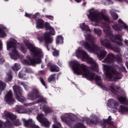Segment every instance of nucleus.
Segmentation results:
<instances>
[{
    "label": "nucleus",
    "instance_id": "obj_33",
    "mask_svg": "<svg viewBox=\"0 0 128 128\" xmlns=\"http://www.w3.org/2000/svg\"><path fill=\"white\" fill-rule=\"evenodd\" d=\"M72 128H86V126L83 125L82 123H78Z\"/></svg>",
    "mask_w": 128,
    "mask_h": 128
},
{
    "label": "nucleus",
    "instance_id": "obj_15",
    "mask_svg": "<svg viewBox=\"0 0 128 128\" xmlns=\"http://www.w3.org/2000/svg\"><path fill=\"white\" fill-rule=\"evenodd\" d=\"M36 119L46 128H50V123L46 120V117H44V115L42 114H38L36 117Z\"/></svg>",
    "mask_w": 128,
    "mask_h": 128
},
{
    "label": "nucleus",
    "instance_id": "obj_46",
    "mask_svg": "<svg viewBox=\"0 0 128 128\" xmlns=\"http://www.w3.org/2000/svg\"><path fill=\"white\" fill-rule=\"evenodd\" d=\"M32 16V14H28L26 12L25 16H26V18H30Z\"/></svg>",
    "mask_w": 128,
    "mask_h": 128
},
{
    "label": "nucleus",
    "instance_id": "obj_3",
    "mask_svg": "<svg viewBox=\"0 0 128 128\" xmlns=\"http://www.w3.org/2000/svg\"><path fill=\"white\" fill-rule=\"evenodd\" d=\"M24 44L26 46L27 48L31 52V56H32L34 60L30 58V56H26L28 60H22L24 64H28L29 66H34V64H40L42 60L40 58H44V53L40 48L34 46L30 44L27 40L24 41Z\"/></svg>",
    "mask_w": 128,
    "mask_h": 128
},
{
    "label": "nucleus",
    "instance_id": "obj_5",
    "mask_svg": "<svg viewBox=\"0 0 128 128\" xmlns=\"http://www.w3.org/2000/svg\"><path fill=\"white\" fill-rule=\"evenodd\" d=\"M75 56L76 58H81L82 62H86L88 64H90L92 70L98 71V66L96 60H94L93 58L88 56L86 52L82 50V48H78L76 50Z\"/></svg>",
    "mask_w": 128,
    "mask_h": 128
},
{
    "label": "nucleus",
    "instance_id": "obj_26",
    "mask_svg": "<svg viewBox=\"0 0 128 128\" xmlns=\"http://www.w3.org/2000/svg\"><path fill=\"white\" fill-rule=\"evenodd\" d=\"M80 28L82 30H86V32H90V30L88 26L85 25L84 23H82L80 24Z\"/></svg>",
    "mask_w": 128,
    "mask_h": 128
},
{
    "label": "nucleus",
    "instance_id": "obj_49",
    "mask_svg": "<svg viewBox=\"0 0 128 128\" xmlns=\"http://www.w3.org/2000/svg\"><path fill=\"white\" fill-rule=\"evenodd\" d=\"M12 75L10 74V75L9 76V80H8V82H10V81L12 80Z\"/></svg>",
    "mask_w": 128,
    "mask_h": 128
},
{
    "label": "nucleus",
    "instance_id": "obj_37",
    "mask_svg": "<svg viewBox=\"0 0 128 128\" xmlns=\"http://www.w3.org/2000/svg\"><path fill=\"white\" fill-rule=\"evenodd\" d=\"M20 84H22V86H23L24 87V88L26 90H28V88H30V87L28 86V84H26L24 82H20Z\"/></svg>",
    "mask_w": 128,
    "mask_h": 128
},
{
    "label": "nucleus",
    "instance_id": "obj_1",
    "mask_svg": "<svg viewBox=\"0 0 128 128\" xmlns=\"http://www.w3.org/2000/svg\"><path fill=\"white\" fill-rule=\"evenodd\" d=\"M69 65L71 66L74 74H82L83 78H85L88 80H95L96 84L100 86L104 90H110L113 94H116V90H118V87L114 86V84H109L107 86L102 84L100 77L98 76H96L94 72H90L88 66L84 64H80L76 60L70 61L69 62Z\"/></svg>",
    "mask_w": 128,
    "mask_h": 128
},
{
    "label": "nucleus",
    "instance_id": "obj_58",
    "mask_svg": "<svg viewBox=\"0 0 128 128\" xmlns=\"http://www.w3.org/2000/svg\"><path fill=\"white\" fill-rule=\"evenodd\" d=\"M96 26H98V24H96Z\"/></svg>",
    "mask_w": 128,
    "mask_h": 128
},
{
    "label": "nucleus",
    "instance_id": "obj_31",
    "mask_svg": "<svg viewBox=\"0 0 128 128\" xmlns=\"http://www.w3.org/2000/svg\"><path fill=\"white\" fill-rule=\"evenodd\" d=\"M56 80V74L50 75L48 78V82H55Z\"/></svg>",
    "mask_w": 128,
    "mask_h": 128
},
{
    "label": "nucleus",
    "instance_id": "obj_8",
    "mask_svg": "<svg viewBox=\"0 0 128 128\" xmlns=\"http://www.w3.org/2000/svg\"><path fill=\"white\" fill-rule=\"evenodd\" d=\"M107 106L110 108L115 110L114 111H112V112H116L117 110L120 114H124V112H128V108L122 105H120L117 101H116L114 99H111L108 100Z\"/></svg>",
    "mask_w": 128,
    "mask_h": 128
},
{
    "label": "nucleus",
    "instance_id": "obj_10",
    "mask_svg": "<svg viewBox=\"0 0 128 128\" xmlns=\"http://www.w3.org/2000/svg\"><path fill=\"white\" fill-rule=\"evenodd\" d=\"M18 46H20V44H18L16 40L14 39L7 43V49L8 50H12V52L10 54L11 58L16 60L18 56V52L16 50V48Z\"/></svg>",
    "mask_w": 128,
    "mask_h": 128
},
{
    "label": "nucleus",
    "instance_id": "obj_57",
    "mask_svg": "<svg viewBox=\"0 0 128 128\" xmlns=\"http://www.w3.org/2000/svg\"><path fill=\"white\" fill-rule=\"evenodd\" d=\"M5 0V1H6V2L7 0Z\"/></svg>",
    "mask_w": 128,
    "mask_h": 128
},
{
    "label": "nucleus",
    "instance_id": "obj_22",
    "mask_svg": "<svg viewBox=\"0 0 128 128\" xmlns=\"http://www.w3.org/2000/svg\"><path fill=\"white\" fill-rule=\"evenodd\" d=\"M8 32V30L3 26H0V37L4 38L6 36V32Z\"/></svg>",
    "mask_w": 128,
    "mask_h": 128
},
{
    "label": "nucleus",
    "instance_id": "obj_29",
    "mask_svg": "<svg viewBox=\"0 0 128 128\" xmlns=\"http://www.w3.org/2000/svg\"><path fill=\"white\" fill-rule=\"evenodd\" d=\"M110 13L114 20H118V16L117 15L116 13H114V10H110Z\"/></svg>",
    "mask_w": 128,
    "mask_h": 128
},
{
    "label": "nucleus",
    "instance_id": "obj_6",
    "mask_svg": "<svg viewBox=\"0 0 128 128\" xmlns=\"http://www.w3.org/2000/svg\"><path fill=\"white\" fill-rule=\"evenodd\" d=\"M86 16L92 22H95L97 24L100 22V20H105L108 22L110 23L108 16L104 15L102 12H100L98 10L92 8L87 12Z\"/></svg>",
    "mask_w": 128,
    "mask_h": 128
},
{
    "label": "nucleus",
    "instance_id": "obj_40",
    "mask_svg": "<svg viewBox=\"0 0 128 128\" xmlns=\"http://www.w3.org/2000/svg\"><path fill=\"white\" fill-rule=\"evenodd\" d=\"M36 104V102H32L31 103H28L26 104H24V106H34V104Z\"/></svg>",
    "mask_w": 128,
    "mask_h": 128
},
{
    "label": "nucleus",
    "instance_id": "obj_32",
    "mask_svg": "<svg viewBox=\"0 0 128 128\" xmlns=\"http://www.w3.org/2000/svg\"><path fill=\"white\" fill-rule=\"evenodd\" d=\"M6 84L2 82V81L0 80V90H4L6 88Z\"/></svg>",
    "mask_w": 128,
    "mask_h": 128
},
{
    "label": "nucleus",
    "instance_id": "obj_24",
    "mask_svg": "<svg viewBox=\"0 0 128 128\" xmlns=\"http://www.w3.org/2000/svg\"><path fill=\"white\" fill-rule=\"evenodd\" d=\"M40 108L42 110L45 114H48L50 112H52V109L48 108V107L46 106H44L42 104L40 106Z\"/></svg>",
    "mask_w": 128,
    "mask_h": 128
},
{
    "label": "nucleus",
    "instance_id": "obj_19",
    "mask_svg": "<svg viewBox=\"0 0 128 128\" xmlns=\"http://www.w3.org/2000/svg\"><path fill=\"white\" fill-rule=\"evenodd\" d=\"M112 116H109L108 120H104V124L102 125L104 128H107L109 126H111L113 128H116V124L112 122Z\"/></svg>",
    "mask_w": 128,
    "mask_h": 128
},
{
    "label": "nucleus",
    "instance_id": "obj_16",
    "mask_svg": "<svg viewBox=\"0 0 128 128\" xmlns=\"http://www.w3.org/2000/svg\"><path fill=\"white\" fill-rule=\"evenodd\" d=\"M70 116H72V114H66L62 115L60 118L62 122L70 126V124H72L73 122H74V119H72Z\"/></svg>",
    "mask_w": 128,
    "mask_h": 128
},
{
    "label": "nucleus",
    "instance_id": "obj_52",
    "mask_svg": "<svg viewBox=\"0 0 128 128\" xmlns=\"http://www.w3.org/2000/svg\"><path fill=\"white\" fill-rule=\"evenodd\" d=\"M75 2H76L78 4L82 2V0H74Z\"/></svg>",
    "mask_w": 128,
    "mask_h": 128
},
{
    "label": "nucleus",
    "instance_id": "obj_14",
    "mask_svg": "<svg viewBox=\"0 0 128 128\" xmlns=\"http://www.w3.org/2000/svg\"><path fill=\"white\" fill-rule=\"evenodd\" d=\"M100 42L101 46H103L106 48L112 50L115 52H120V48H114L108 40H101Z\"/></svg>",
    "mask_w": 128,
    "mask_h": 128
},
{
    "label": "nucleus",
    "instance_id": "obj_36",
    "mask_svg": "<svg viewBox=\"0 0 128 128\" xmlns=\"http://www.w3.org/2000/svg\"><path fill=\"white\" fill-rule=\"evenodd\" d=\"M102 2L108 6V4H112V2L110 0H102Z\"/></svg>",
    "mask_w": 128,
    "mask_h": 128
},
{
    "label": "nucleus",
    "instance_id": "obj_7",
    "mask_svg": "<svg viewBox=\"0 0 128 128\" xmlns=\"http://www.w3.org/2000/svg\"><path fill=\"white\" fill-rule=\"evenodd\" d=\"M105 76H106V80H120L121 77H118V76H120V73L116 72L112 67L102 64Z\"/></svg>",
    "mask_w": 128,
    "mask_h": 128
},
{
    "label": "nucleus",
    "instance_id": "obj_34",
    "mask_svg": "<svg viewBox=\"0 0 128 128\" xmlns=\"http://www.w3.org/2000/svg\"><path fill=\"white\" fill-rule=\"evenodd\" d=\"M13 70H19L20 68V64L16 63L13 67H12Z\"/></svg>",
    "mask_w": 128,
    "mask_h": 128
},
{
    "label": "nucleus",
    "instance_id": "obj_53",
    "mask_svg": "<svg viewBox=\"0 0 128 128\" xmlns=\"http://www.w3.org/2000/svg\"><path fill=\"white\" fill-rule=\"evenodd\" d=\"M86 2H84L82 4L83 6H86Z\"/></svg>",
    "mask_w": 128,
    "mask_h": 128
},
{
    "label": "nucleus",
    "instance_id": "obj_44",
    "mask_svg": "<svg viewBox=\"0 0 128 128\" xmlns=\"http://www.w3.org/2000/svg\"><path fill=\"white\" fill-rule=\"evenodd\" d=\"M116 60H117V62H122V56H116Z\"/></svg>",
    "mask_w": 128,
    "mask_h": 128
},
{
    "label": "nucleus",
    "instance_id": "obj_39",
    "mask_svg": "<svg viewBox=\"0 0 128 128\" xmlns=\"http://www.w3.org/2000/svg\"><path fill=\"white\" fill-rule=\"evenodd\" d=\"M94 32L98 36H100L102 34V30L100 29L94 28Z\"/></svg>",
    "mask_w": 128,
    "mask_h": 128
},
{
    "label": "nucleus",
    "instance_id": "obj_18",
    "mask_svg": "<svg viewBox=\"0 0 128 128\" xmlns=\"http://www.w3.org/2000/svg\"><path fill=\"white\" fill-rule=\"evenodd\" d=\"M16 112L18 114H30L32 112V109H26L24 107L19 106H16Z\"/></svg>",
    "mask_w": 128,
    "mask_h": 128
},
{
    "label": "nucleus",
    "instance_id": "obj_35",
    "mask_svg": "<svg viewBox=\"0 0 128 128\" xmlns=\"http://www.w3.org/2000/svg\"><path fill=\"white\" fill-rule=\"evenodd\" d=\"M52 50H54L52 52V55L54 56H58V55L60 54V52L58 50H56V49L52 48Z\"/></svg>",
    "mask_w": 128,
    "mask_h": 128
},
{
    "label": "nucleus",
    "instance_id": "obj_41",
    "mask_svg": "<svg viewBox=\"0 0 128 128\" xmlns=\"http://www.w3.org/2000/svg\"><path fill=\"white\" fill-rule=\"evenodd\" d=\"M40 80L42 84L45 86L46 88V82H44V79L42 78H40Z\"/></svg>",
    "mask_w": 128,
    "mask_h": 128
},
{
    "label": "nucleus",
    "instance_id": "obj_11",
    "mask_svg": "<svg viewBox=\"0 0 128 128\" xmlns=\"http://www.w3.org/2000/svg\"><path fill=\"white\" fill-rule=\"evenodd\" d=\"M45 28L46 30L50 31L49 33L46 32L44 34V40L46 44H52L53 42L52 37L50 36V34L52 36H54L56 34V31L54 28L50 26V23L46 22L45 24Z\"/></svg>",
    "mask_w": 128,
    "mask_h": 128
},
{
    "label": "nucleus",
    "instance_id": "obj_23",
    "mask_svg": "<svg viewBox=\"0 0 128 128\" xmlns=\"http://www.w3.org/2000/svg\"><path fill=\"white\" fill-rule=\"evenodd\" d=\"M114 54H108L106 58L102 61L103 62H114Z\"/></svg>",
    "mask_w": 128,
    "mask_h": 128
},
{
    "label": "nucleus",
    "instance_id": "obj_12",
    "mask_svg": "<svg viewBox=\"0 0 128 128\" xmlns=\"http://www.w3.org/2000/svg\"><path fill=\"white\" fill-rule=\"evenodd\" d=\"M38 98L39 100H38V102H44V104L46 103V99L44 98L42 96H38V90H34L33 92H30L27 95L28 100H32V102H34V100H36Z\"/></svg>",
    "mask_w": 128,
    "mask_h": 128
},
{
    "label": "nucleus",
    "instance_id": "obj_43",
    "mask_svg": "<svg viewBox=\"0 0 128 128\" xmlns=\"http://www.w3.org/2000/svg\"><path fill=\"white\" fill-rule=\"evenodd\" d=\"M46 18H49V20H54V16H46Z\"/></svg>",
    "mask_w": 128,
    "mask_h": 128
},
{
    "label": "nucleus",
    "instance_id": "obj_9",
    "mask_svg": "<svg viewBox=\"0 0 128 128\" xmlns=\"http://www.w3.org/2000/svg\"><path fill=\"white\" fill-rule=\"evenodd\" d=\"M104 32L110 38L112 42H116L118 46H122V36L120 35H116L114 36L112 32H110V26L104 25Z\"/></svg>",
    "mask_w": 128,
    "mask_h": 128
},
{
    "label": "nucleus",
    "instance_id": "obj_27",
    "mask_svg": "<svg viewBox=\"0 0 128 128\" xmlns=\"http://www.w3.org/2000/svg\"><path fill=\"white\" fill-rule=\"evenodd\" d=\"M50 72H60V68L57 66H56V65H52L50 68Z\"/></svg>",
    "mask_w": 128,
    "mask_h": 128
},
{
    "label": "nucleus",
    "instance_id": "obj_56",
    "mask_svg": "<svg viewBox=\"0 0 128 128\" xmlns=\"http://www.w3.org/2000/svg\"><path fill=\"white\" fill-rule=\"evenodd\" d=\"M42 68H44V66H42Z\"/></svg>",
    "mask_w": 128,
    "mask_h": 128
},
{
    "label": "nucleus",
    "instance_id": "obj_13",
    "mask_svg": "<svg viewBox=\"0 0 128 128\" xmlns=\"http://www.w3.org/2000/svg\"><path fill=\"white\" fill-rule=\"evenodd\" d=\"M13 90L15 92V96L18 102L22 103L26 102V98L22 96V88L15 86H13Z\"/></svg>",
    "mask_w": 128,
    "mask_h": 128
},
{
    "label": "nucleus",
    "instance_id": "obj_42",
    "mask_svg": "<svg viewBox=\"0 0 128 128\" xmlns=\"http://www.w3.org/2000/svg\"><path fill=\"white\" fill-rule=\"evenodd\" d=\"M20 50H21V52H22L24 54L26 52V49L24 47H20Z\"/></svg>",
    "mask_w": 128,
    "mask_h": 128
},
{
    "label": "nucleus",
    "instance_id": "obj_47",
    "mask_svg": "<svg viewBox=\"0 0 128 128\" xmlns=\"http://www.w3.org/2000/svg\"><path fill=\"white\" fill-rule=\"evenodd\" d=\"M38 40H39V42H42V40H44V39H42V38L40 37V36L38 37Z\"/></svg>",
    "mask_w": 128,
    "mask_h": 128
},
{
    "label": "nucleus",
    "instance_id": "obj_54",
    "mask_svg": "<svg viewBox=\"0 0 128 128\" xmlns=\"http://www.w3.org/2000/svg\"><path fill=\"white\" fill-rule=\"evenodd\" d=\"M46 0V2H50V0Z\"/></svg>",
    "mask_w": 128,
    "mask_h": 128
},
{
    "label": "nucleus",
    "instance_id": "obj_21",
    "mask_svg": "<svg viewBox=\"0 0 128 128\" xmlns=\"http://www.w3.org/2000/svg\"><path fill=\"white\" fill-rule=\"evenodd\" d=\"M36 28H44V20L42 19L38 20H36Z\"/></svg>",
    "mask_w": 128,
    "mask_h": 128
},
{
    "label": "nucleus",
    "instance_id": "obj_38",
    "mask_svg": "<svg viewBox=\"0 0 128 128\" xmlns=\"http://www.w3.org/2000/svg\"><path fill=\"white\" fill-rule=\"evenodd\" d=\"M93 120L88 121V124H98V120L96 118H94Z\"/></svg>",
    "mask_w": 128,
    "mask_h": 128
},
{
    "label": "nucleus",
    "instance_id": "obj_59",
    "mask_svg": "<svg viewBox=\"0 0 128 128\" xmlns=\"http://www.w3.org/2000/svg\"><path fill=\"white\" fill-rule=\"evenodd\" d=\"M47 48H48V46H47Z\"/></svg>",
    "mask_w": 128,
    "mask_h": 128
},
{
    "label": "nucleus",
    "instance_id": "obj_51",
    "mask_svg": "<svg viewBox=\"0 0 128 128\" xmlns=\"http://www.w3.org/2000/svg\"><path fill=\"white\" fill-rule=\"evenodd\" d=\"M4 62V58H2L1 60H0V63L2 64V62Z\"/></svg>",
    "mask_w": 128,
    "mask_h": 128
},
{
    "label": "nucleus",
    "instance_id": "obj_45",
    "mask_svg": "<svg viewBox=\"0 0 128 128\" xmlns=\"http://www.w3.org/2000/svg\"><path fill=\"white\" fill-rule=\"evenodd\" d=\"M38 16H40V14L36 13L34 15L32 16V18H38Z\"/></svg>",
    "mask_w": 128,
    "mask_h": 128
},
{
    "label": "nucleus",
    "instance_id": "obj_28",
    "mask_svg": "<svg viewBox=\"0 0 128 128\" xmlns=\"http://www.w3.org/2000/svg\"><path fill=\"white\" fill-rule=\"evenodd\" d=\"M54 124L53 125V128H60L62 127L60 123L58 122V120H56V118H54Z\"/></svg>",
    "mask_w": 128,
    "mask_h": 128
},
{
    "label": "nucleus",
    "instance_id": "obj_4",
    "mask_svg": "<svg viewBox=\"0 0 128 128\" xmlns=\"http://www.w3.org/2000/svg\"><path fill=\"white\" fill-rule=\"evenodd\" d=\"M2 118H8V120L4 124L2 120H0V128H12V126L14 124L16 126H20L22 122L18 120H16V116L14 114H12L8 112H4L2 114Z\"/></svg>",
    "mask_w": 128,
    "mask_h": 128
},
{
    "label": "nucleus",
    "instance_id": "obj_20",
    "mask_svg": "<svg viewBox=\"0 0 128 128\" xmlns=\"http://www.w3.org/2000/svg\"><path fill=\"white\" fill-rule=\"evenodd\" d=\"M5 100L8 104H12L14 102V100L12 98V92L9 90L5 96Z\"/></svg>",
    "mask_w": 128,
    "mask_h": 128
},
{
    "label": "nucleus",
    "instance_id": "obj_25",
    "mask_svg": "<svg viewBox=\"0 0 128 128\" xmlns=\"http://www.w3.org/2000/svg\"><path fill=\"white\" fill-rule=\"evenodd\" d=\"M118 100L120 102V104H128V100L122 96L118 97Z\"/></svg>",
    "mask_w": 128,
    "mask_h": 128
},
{
    "label": "nucleus",
    "instance_id": "obj_50",
    "mask_svg": "<svg viewBox=\"0 0 128 128\" xmlns=\"http://www.w3.org/2000/svg\"><path fill=\"white\" fill-rule=\"evenodd\" d=\"M124 42L125 44H126V46H128V40H125L124 41Z\"/></svg>",
    "mask_w": 128,
    "mask_h": 128
},
{
    "label": "nucleus",
    "instance_id": "obj_2",
    "mask_svg": "<svg viewBox=\"0 0 128 128\" xmlns=\"http://www.w3.org/2000/svg\"><path fill=\"white\" fill-rule=\"evenodd\" d=\"M86 40L88 42H84V41H81L80 42V44L81 46H84L86 50L90 52H94L95 54H97L98 58L102 60V58H104L106 56V52L104 50H100V47L94 42L96 38L94 36H92L90 34H86L85 32L84 34Z\"/></svg>",
    "mask_w": 128,
    "mask_h": 128
},
{
    "label": "nucleus",
    "instance_id": "obj_17",
    "mask_svg": "<svg viewBox=\"0 0 128 128\" xmlns=\"http://www.w3.org/2000/svg\"><path fill=\"white\" fill-rule=\"evenodd\" d=\"M118 22L120 25V27H118V25H114L112 26V28L114 30H116L117 32H118V30H121L122 28H124L125 30H128V26H126V24H124L122 20L119 19L118 20Z\"/></svg>",
    "mask_w": 128,
    "mask_h": 128
},
{
    "label": "nucleus",
    "instance_id": "obj_48",
    "mask_svg": "<svg viewBox=\"0 0 128 128\" xmlns=\"http://www.w3.org/2000/svg\"><path fill=\"white\" fill-rule=\"evenodd\" d=\"M19 78H22V72H19Z\"/></svg>",
    "mask_w": 128,
    "mask_h": 128
},
{
    "label": "nucleus",
    "instance_id": "obj_55",
    "mask_svg": "<svg viewBox=\"0 0 128 128\" xmlns=\"http://www.w3.org/2000/svg\"><path fill=\"white\" fill-rule=\"evenodd\" d=\"M42 68H44V66H42Z\"/></svg>",
    "mask_w": 128,
    "mask_h": 128
},
{
    "label": "nucleus",
    "instance_id": "obj_30",
    "mask_svg": "<svg viewBox=\"0 0 128 128\" xmlns=\"http://www.w3.org/2000/svg\"><path fill=\"white\" fill-rule=\"evenodd\" d=\"M56 44H63L64 43V38L61 36H57L56 39Z\"/></svg>",
    "mask_w": 128,
    "mask_h": 128
}]
</instances>
